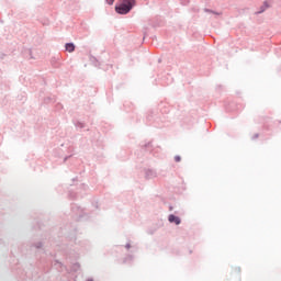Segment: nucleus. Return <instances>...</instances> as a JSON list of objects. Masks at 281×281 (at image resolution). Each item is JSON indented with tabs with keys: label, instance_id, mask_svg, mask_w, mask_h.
Instances as JSON below:
<instances>
[{
	"label": "nucleus",
	"instance_id": "5",
	"mask_svg": "<svg viewBox=\"0 0 281 281\" xmlns=\"http://www.w3.org/2000/svg\"><path fill=\"white\" fill-rule=\"evenodd\" d=\"M175 161H177V162L181 161V156H176Z\"/></svg>",
	"mask_w": 281,
	"mask_h": 281
},
{
	"label": "nucleus",
	"instance_id": "1",
	"mask_svg": "<svg viewBox=\"0 0 281 281\" xmlns=\"http://www.w3.org/2000/svg\"><path fill=\"white\" fill-rule=\"evenodd\" d=\"M135 5V0H123L121 4L115 7V12L117 14H128L130 10H133Z\"/></svg>",
	"mask_w": 281,
	"mask_h": 281
},
{
	"label": "nucleus",
	"instance_id": "2",
	"mask_svg": "<svg viewBox=\"0 0 281 281\" xmlns=\"http://www.w3.org/2000/svg\"><path fill=\"white\" fill-rule=\"evenodd\" d=\"M65 49L66 52H69V54L76 52V45H74V43H67L65 45Z\"/></svg>",
	"mask_w": 281,
	"mask_h": 281
},
{
	"label": "nucleus",
	"instance_id": "3",
	"mask_svg": "<svg viewBox=\"0 0 281 281\" xmlns=\"http://www.w3.org/2000/svg\"><path fill=\"white\" fill-rule=\"evenodd\" d=\"M169 223H175L176 225H180L181 224V218L175 216V215H169Z\"/></svg>",
	"mask_w": 281,
	"mask_h": 281
},
{
	"label": "nucleus",
	"instance_id": "4",
	"mask_svg": "<svg viewBox=\"0 0 281 281\" xmlns=\"http://www.w3.org/2000/svg\"><path fill=\"white\" fill-rule=\"evenodd\" d=\"M108 5H113V3H115V0H105Z\"/></svg>",
	"mask_w": 281,
	"mask_h": 281
}]
</instances>
